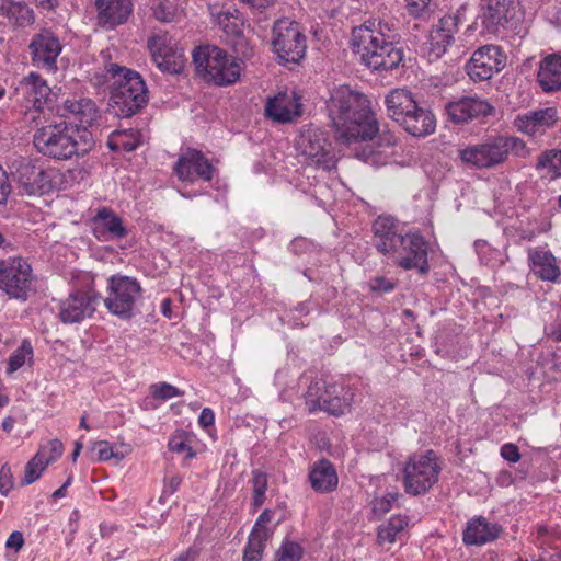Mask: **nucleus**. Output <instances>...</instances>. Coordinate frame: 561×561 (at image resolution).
<instances>
[{
  "mask_svg": "<svg viewBox=\"0 0 561 561\" xmlns=\"http://www.w3.org/2000/svg\"><path fill=\"white\" fill-rule=\"evenodd\" d=\"M325 111L334 137L341 144L351 146L356 141H365L377 131V119L369 99L348 85L331 90L325 101Z\"/></svg>",
  "mask_w": 561,
  "mask_h": 561,
  "instance_id": "nucleus-1",
  "label": "nucleus"
},
{
  "mask_svg": "<svg viewBox=\"0 0 561 561\" xmlns=\"http://www.w3.org/2000/svg\"><path fill=\"white\" fill-rule=\"evenodd\" d=\"M351 45L362 62L373 70H392L403 59L399 34L388 22L368 21L353 28Z\"/></svg>",
  "mask_w": 561,
  "mask_h": 561,
  "instance_id": "nucleus-2",
  "label": "nucleus"
},
{
  "mask_svg": "<svg viewBox=\"0 0 561 561\" xmlns=\"http://www.w3.org/2000/svg\"><path fill=\"white\" fill-rule=\"evenodd\" d=\"M33 144L44 157L65 161L85 156L94 148L95 141L88 128L60 122L38 128Z\"/></svg>",
  "mask_w": 561,
  "mask_h": 561,
  "instance_id": "nucleus-3",
  "label": "nucleus"
},
{
  "mask_svg": "<svg viewBox=\"0 0 561 561\" xmlns=\"http://www.w3.org/2000/svg\"><path fill=\"white\" fill-rule=\"evenodd\" d=\"M105 79L112 80L111 101L119 115L128 117L147 103L145 81L136 71L117 64L105 66Z\"/></svg>",
  "mask_w": 561,
  "mask_h": 561,
  "instance_id": "nucleus-4",
  "label": "nucleus"
},
{
  "mask_svg": "<svg viewBox=\"0 0 561 561\" xmlns=\"http://www.w3.org/2000/svg\"><path fill=\"white\" fill-rule=\"evenodd\" d=\"M510 153L526 158L529 150L525 141L518 137L495 136L458 151L463 163L478 169H491L500 165L508 159Z\"/></svg>",
  "mask_w": 561,
  "mask_h": 561,
  "instance_id": "nucleus-5",
  "label": "nucleus"
},
{
  "mask_svg": "<svg viewBox=\"0 0 561 561\" xmlns=\"http://www.w3.org/2000/svg\"><path fill=\"white\" fill-rule=\"evenodd\" d=\"M196 71L216 85L234 83L241 75L242 60L229 56L217 46L197 47L193 53Z\"/></svg>",
  "mask_w": 561,
  "mask_h": 561,
  "instance_id": "nucleus-6",
  "label": "nucleus"
},
{
  "mask_svg": "<svg viewBox=\"0 0 561 561\" xmlns=\"http://www.w3.org/2000/svg\"><path fill=\"white\" fill-rule=\"evenodd\" d=\"M7 167L22 194L43 195L57 185L58 171L37 167L30 158L12 154L8 158Z\"/></svg>",
  "mask_w": 561,
  "mask_h": 561,
  "instance_id": "nucleus-7",
  "label": "nucleus"
},
{
  "mask_svg": "<svg viewBox=\"0 0 561 561\" xmlns=\"http://www.w3.org/2000/svg\"><path fill=\"white\" fill-rule=\"evenodd\" d=\"M440 466L433 450L411 455L403 468L402 483L405 493L425 494L438 481Z\"/></svg>",
  "mask_w": 561,
  "mask_h": 561,
  "instance_id": "nucleus-8",
  "label": "nucleus"
},
{
  "mask_svg": "<svg viewBox=\"0 0 561 561\" xmlns=\"http://www.w3.org/2000/svg\"><path fill=\"white\" fill-rule=\"evenodd\" d=\"M141 297V287L136 278L113 275L107 280L106 309L114 316L126 320L135 314L136 304Z\"/></svg>",
  "mask_w": 561,
  "mask_h": 561,
  "instance_id": "nucleus-9",
  "label": "nucleus"
},
{
  "mask_svg": "<svg viewBox=\"0 0 561 561\" xmlns=\"http://www.w3.org/2000/svg\"><path fill=\"white\" fill-rule=\"evenodd\" d=\"M273 50L284 64H298L306 54V36L297 22L278 20L273 27Z\"/></svg>",
  "mask_w": 561,
  "mask_h": 561,
  "instance_id": "nucleus-10",
  "label": "nucleus"
},
{
  "mask_svg": "<svg viewBox=\"0 0 561 561\" xmlns=\"http://www.w3.org/2000/svg\"><path fill=\"white\" fill-rule=\"evenodd\" d=\"M34 274L31 264L21 256L0 260V290L10 298L25 301L32 289Z\"/></svg>",
  "mask_w": 561,
  "mask_h": 561,
  "instance_id": "nucleus-11",
  "label": "nucleus"
},
{
  "mask_svg": "<svg viewBox=\"0 0 561 561\" xmlns=\"http://www.w3.org/2000/svg\"><path fill=\"white\" fill-rule=\"evenodd\" d=\"M101 298L92 287L76 289L59 301L57 317L65 324L80 323L93 316Z\"/></svg>",
  "mask_w": 561,
  "mask_h": 561,
  "instance_id": "nucleus-12",
  "label": "nucleus"
},
{
  "mask_svg": "<svg viewBox=\"0 0 561 561\" xmlns=\"http://www.w3.org/2000/svg\"><path fill=\"white\" fill-rule=\"evenodd\" d=\"M428 243L419 232H407L402 244L389 259L404 271L416 270L420 274L426 275L428 265Z\"/></svg>",
  "mask_w": 561,
  "mask_h": 561,
  "instance_id": "nucleus-13",
  "label": "nucleus"
},
{
  "mask_svg": "<svg viewBox=\"0 0 561 561\" xmlns=\"http://www.w3.org/2000/svg\"><path fill=\"white\" fill-rule=\"evenodd\" d=\"M296 149L306 161L323 170H330L334 164L330 144L319 128H304L296 139Z\"/></svg>",
  "mask_w": 561,
  "mask_h": 561,
  "instance_id": "nucleus-14",
  "label": "nucleus"
},
{
  "mask_svg": "<svg viewBox=\"0 0 561 561\" xmlns=\"http://www.w3.org/2000/svg\"><path fill=\"white\" fill-rule=\"evenodd\" d=\"M505 65L506 55L500 46L484 45L472 54L466 70L472 81L480 82L491 79Z\"/></svg>",
  "mask_w": 561,
  "mask_h": 561,
  "instance_id": "nucleus-15",
  "label": "nucleus"
},
{
  "mask_svg": "<svg viewBox=\"0 0 561 561\" xmlns=\"http://www.w3.org/2000/svg\"><path fill=\"white\" fill-rule=\"evenodd\" d=\"M465 21V8L442 16L428 34V56L433 59L440 58L451 44L456 43L455 34L459 25Z\"/></svg>",
  "mask_w": 561,
  "mask_h": 561,
  "instance_id": "nucleus-16",
  "label": "nucleus"
},
{
  "mask_svg": "<svg viewBox=\"0 0 561 561\" xmlns=\"http://www.w3.org/2000/svg\"><path fill=\"white\" fill-rule=\"evenodd\" d=\"M397 137L390 130L377 131L367 140L356 141L353 145H358L360 150H357L356 156L373 165H385L390 159V150L396 146Z\"/></svg>",
  "mask_w": 561,
  "mask_h": 561,
  "instance_id": "nucleus-17",
  "label": "nucleus"
},
{
  "mask_svg": "<svg viewBox=\"0 0 561 561\" xmlns=\"http://www.w3.org/2000/svg\"><path fill=\"white\" fill-rule=\"evenodd\" d=\"M373 232L376 250L388 257L402 244L405 237L399 221L391 216H379L373 224Z\"/></svg>",
  "mask_w": 561,
  "mask_h": 561,
  "instance_id": "nucleus-18",
  "label": "nucleus"
},
{
  "mask_svg": "<svg viewBox=\"0 0 561 561\" xmlns=\"http://www.w3.org/2000/svg\"><path fill=\"white\" fill-rule=\"evenodd\" d=\"M558 119L556 107H545L516 115L513 126L524 135L538 138L554 127Z\"/></svg>",
  "mask_w": 561,
  "mask_h": 561,
  "instance_id": "nucleus-19",
  "label": "nucleus"
},
{
  "mask_svg": "<svg viewBox=\"0 0 561 561\" xmlns=\"http://www.w3.org/2000/svg\"><path fill=\"white\" fill-rule=\"evenodd\" d=\"M51 93L47 82L37 73L31 72L24 77L15 88V94L21 98L24 106L32 111L41 112Z\"/></svg>",
  "mask_w": 561,
  "mask_h": 561,
  "instance_id": "nucleus-20",
  "label": "nucleus"
},
{
  "mask_svg": "<svg viewBox=\"0 0 561 561\" xmlns=\"http://www.w3.org/2000/svg\"><path fill=\"white\" fill-rule=\"evenodd\" d=\"M61 48L59 39L48 31L34 35L30 44L33 65L49 71L56 70Z\"/></svg>",
  "mask_w": 561,
  "mask_h": 561,
  "instance_id": "nucleus-21",
  "label": "nucleus"
},
{
  "mask_svg": "<svg viewBox=\"0 0 561 561\" xmlns=\"http://www.w3.org/2000/svg\"><path fill=\"white\" fill-rule=\"evenodd\" d=\"M174 171L181 181L194 182L196 179L210 181L214 167L201 151L187 149L179 158Z\"/></svg>",
  "mask_w": 561,
  "mask_h": 561,
  "instance_id": "nucleus-22",
  "label": "nucleus"
},
{
  "mask_svg": "<svg viewBox=\"0 0 561 561\" xmlns=\"http://www.w3.org/2000/svg\"><path fill=\"white\" fill-rule=\"evenodd\" d=\"M265 115L277 123H293L302 115L300 98L293 91L279 92L267 99Z\"/></svg>",
  "mask_w": 561,
  "mask_h": 561,
  "instance_id": "nucleus-23",
  "label": "nucleus"
},
{
  "mask_svg": "<svg viewBox=\"0 0 561 561\" xmlns=\"http://www.w3.org/2000/svg\"><path fill=\"white\" fill-rule=\"evenodd\" d=\"M93 236L101 242L119 240L128 234L122 218L107 207H100L91 219Z\"/></svg>",
  "mask_w": 561,
  "mask_h": 561,
  "instance_id": "nucleus-24",
  "label": "nucleus"
},
{
  "mask_svg": "<svg viewBox=\"0 0 561 561\" xmlns=\"http://www.w3.org/2000/svg\"><path fill=\"white\" fill-rule=\"evenodd\" d=\"M492 111L493 107L485 100L478 96H465L446 105L449 118L458 124L488 116Z\"/></svg>",
  "mask_w": 561,
  "mask_h": 561,
  "instance_id": "nucleus-25",
  "label": "nucleus"
},
{
  "mask_svg": "<svg viewBox=\"0 0 561 561\" xmlns=\"http://www.w3.org/2000/svg\"><path fill=\"white\" fill-rule=\"evenodd\" d=\"M397 124L413 137H426L435 131L436 117L430 108L416 103Z\"/></svg>",
  "mask_w": 561,
  "mask_h": 561,
  "instance_id": "nucleus-26",
  "label": "nucleus"
},
{
  "mask_svg": "<svg viewBox=\"0 0 561 561\" xmlns=\"http://www.w3.org/2000/svg\"><path fill=\"white\" fill-rule=\"evenodd\" d=\"M99 10V23L113 28L127 21L133 12L131 0H95Z\"/></svg>",
  "mask_w": 561,
  "mask_h": 561,
  "instance_id": "nucleus-27",
  "label": "nucleus"
},
{
  "mask_svg": "<svg viewBox=\"0 0 561 561\" xmlns=\"http://www.w3.org/2000/svg\"><path fill=\"white\" fill-rule=\"evenodd\" d=\"M528 261L531 270L542 280L557 283L560 279L561 271L554 255L542 248H529L527 250Z\"/></svg>",
  "mask_w": 561,
  "mask_h": 561,
  "instance_id": "nucleus-28",
  "label": "nucleus"
},
{
  "mask_svg": "<svg viewBox=\"0 0 561 561\" xmlns=\"http://www.w3.org/2000/svg\"><path fill=\"white\" fill-rule=\"evenodd\" d=\"M515 16V8L508 0H489L482 16V23L491 33L505 28Z\"/></svg>",
  "mask_w": 561,
  "mask_h": 561,
  "instance_id": "nucleus-29",
  "label": "nucleus"
},
{
  "mask_svg": "<svg viewBox=\"0 0 561 561\" xmlns=\"http://www.w3.org/2000/svg\"><path fill=\"white\" fill-rule=\"evenodd\" d=\"M353 402V392L341 383H328L325 381L324 394L320 410L333 415L343 414Z\"/></svg>",
  "mask_w": 561,
  "mask_h": 561,
  "instance_id": "nucleus-30",
  "label": "nucleus"
},
{
  "mask_svg": "<svg viewBox=\"0 0 561 561\" xmlns=\"http://www.w3.org/2000/svg\"><path fill=\"white\" fill-rule=\"evenodd\" d=\"M64 116L69 119L78 121L80 125L79 127L92 126L99 115L100 112L95 105V103L85 98L80 99H67L62 105Z\"/></svg>",
  "mask_w": 561,
  "mask_h": 561,
  "instance_id": "nucleus-31",
  "label": "nucleus"
},
{
  "mask_svg": "<svg viewBox=\"0 0 561 561\" xmlns=\"http://www.w3.org/2000/svg\"><path fill=\"white\" fill-rule=\"evenodd\" d=\"M311 488L319 493H329L337 488L339 478L334 466L328 459H320L309 470Z\"/></svg>",
  "mask_w": 561,
  "mask_h": 561,
  "instance_id": "nucleus-32",
  "label": "nucleus"
},
{
  "mask_svg": "<svg viewBox=\"0 0 561 561\" xmlns=\"http://www.w3.org/2000/svg\"><path fill=\"white\" fill-rule=\"evenodd\" d=\"M537 81L545 92L561 91V55L552 54L541 60Z\"/></svg>",
  "mask_w": 561,
  "mask_h": 561,
  "instance_id": "nucleus-33",
  "label": "nucleus"
},
{
  "mask_svg": "<svg viewBox=\"0 0 561 561\" xmlns=\"http://www.w3.org/2000/svg\"><path fill=\"white\" fill-rule=\"evenodd\" d=\"M501 528L496 524L489 523L484 517H477L468 522L463 531L466 545H484L496 539Z\"/></svg>",
  "mask_w": 561,
  "mask_h": 561,
  "instance_id": "nucleus-34",
  "label": "nucleus"
},
{
  "mask_svg": "<svg viewBox=\"0 0 561 561\" xmlns=\"http://www.w3.org/2000/svg\"><path fill=\"white\" fill-rule=\"evenodd\" d=\"M417 101L414 99L411 91L407 89H393L385 99V105L388 117L398 123L403 115L409 114L411 108Z\"/></svg>",
  "mask_w": 561,
  "mask_h": 561,
  "instance_id": "nucleus-35",
  "label": "nucleus"
},
{
  "mask_svg": "<svg viewBox=\"0 0 561 561\" xmlns=\"http://www.w3.org/2000/svg\"><path fill=\"white\" fill-rule=\"evenodd\" d=\"M535 170L548 183L561 179V149L543 150L537 157Z\"/></svg>",
  "mask_w": 561,
  "mask_h": 561,
  "instance_id": "nucleus-36",
  "label": "nucleus"
},
{
  "mask_svg": "<svg viewBox=\"0 0 561 561\" xmlns=\"http://www.w3.org/2000/svg\"><path fill=\"white\" fill-rule=\"evenodd\" d=\"M0 15L19 27L28 26L34 22V12L24 1L2 0Z\"/></svg>",
  "mask_w": 561,
  "mask_h": 561,
  "instance_id": "nucleus-37",
  "label": "nucleus"
},
{
  "mask_svg": "<svg viewBox=\"0 0 561 561\" xmlns=\"http://www.w3.org/2000/svg\"><path fill=\"white\" fill-rule=\"evenodd\" d=\"M144 142V136L138 129H124L113 131L107 140L112 151L131 152Z\"/></svg>",
  "mask_w": 561,
  "mask_h": 561,
  "instance_id": "nucleus-38",
  "label": "nucleus"
},
{
  "mask_svg": "<svg viewBox=\"0 0 561 561\" xmlns=\"http://www.w3.org/2000/svg\"><path fill=\"white\" fill-rule=\"evenodd\" d=\"M299 382L301 386L307 387V390L304 392V398L308 411L312 413L320 410L325 389V380L304 375Z\"/></svg>",
  "mask_w": 561,
  "mask_h": 561,
  "instance_id": "nucleus-39",
  "label": "nucleus"
},
{
  "mask_svg": "<svg viewBox=\"0 0 561 561\" xmlns=\"http://www.w3.org/2000/svg\"><path fill=\"white\" fill-rule=\"evenodd\" d=\"M159 49L153 43V61L157 67L163 72L180 73L185 64L183 50L175 47L173 50L167 49V55H161Z\"/></svg>",
  "mask_w": 561,
  "mask_h": 561,
  "instance_id": "nucleus-40",
  "label": "nucleus"
},
{
  "mask_svg": "<svg viewBox=\"0 0 561 561\" xmlns=\"http://www.w3.org/2000/svg\"><path fill=\"white\" fill-rule=\"evenodd\" d=\"M409 524V518L405 515H393L386 524L378 528L377 541L379 545L393 543L399 534H401Z\"/></svg>",
  "mask_w": 561,
  "mask_h": 561,
  "instance_id": "nucleus-41",
  "label": "nucleus"
},
{
  "mask_svg": "<svg viewBox=\"0 0 561 561\" xmlns=\"http://www.w3.org/2000/svg\"><path fill=\"white\" fill-rule=\"evenodd\" d=\"M33 359V346L30 340H23L21 345L11 354L8 360L7 373L12 374Z\"/></svg>",
  "mask_w": 561,
  "mask_h": 561,
  "instance_id": "nucleus-42",
  "label": "nucleus"
},
{
  "mask_svg": "<svg viewBox=\"0 0 561 561\" xmlns=\"http://www.w3.org/2000/svg\"><path fill=\"white\" fill-rule=\"evenodd\" d=\"M45 449H38L35 456L26 463L24 472V484H31L41 478L47 468L48 461L44 460Z\"/></svg>",
  "mask_w": 561,
  "mask_h": 561,
  "instance_id": "nucleus-43",
  "label": "nucleus"
},
{
  "mask_svg": "<svg viewBox=\"0 0 561 561\" xmlns=\"http://www.w3.org/2000/svg\"><path fill=\"white\" fill-rule=\"evenodd\" d=\"M217 25L229 38H238L242 35L240 19L230 12L218 13Z\"/></svg>",
  "mask_w": 561,
  "mask_h": 561,
  "instance_id": "nucleus-44",
  "label": "nucleus"
},
{
  "mask_svg": "<svg viewBox=\"0 0 561 561\" xmlns=\"http://www.w3.org/2000/svg\"><path fill=\"white\" fill-rule=\"evenodd\" d=\"M168 447L173 453L185 454L186 459H192L196 456V453L191 446L188 435L183 431H176L170 436Z\"/></svg>",
  "mask_w": 561,
  "mask_h": 561,
  "instance_id": "nucleus-45",
  "label": "nucleus"
},
{
  "mask_svg": "<svg viewBox=\"0 0 561 561\" xmlns=\"http://www.w3.org/2000/svg\"><path fill=\"white\" fill-rule=\"evenodd\" d=\"M251 482L253 486L252 505L254 510H257L263 505L265 501V492L267 490V474L260 470H254L252 472Z\"/></svg>",
  "mask_w": 561,
  "mask_h": 561,
  "instance_id": "nucleus-46",
  "label": "nucleus"
},
{
  "mask_svg": "<svg viewBox=\"0 0 561 561\" xmlns=\"http://www.w3.org/2000/svg\"><path fill=\"white\" fill-rule=\"evenodd\" d=\"M268 539L249 535L243 549L242 561H261Z\"/></svg>",
  "mask_w": 561,
  "mask_h": 561,
  "instance_id": "nucleus-47",
  "label": "nucleus"
},
{
  "mask_svg": "<svg viewBox=\"0 0 561 561\" xmlns=\"http://www.w3.org/2000/svg\"><path fill=\"white\" fill-rule=\"evenodd\" d=\"M302 553L304 550L299 543L286 540L275 552L274 561H299Z\"/></svg>",
  "mask_w": 561,
  "mask_h": 561,
  "instance_id": "nucleus-48",
  "label": "nucleus"
},
{
  "mask_svg": "<svg viewBox=\"0 0 561 561\" xmlns=\"http://www.w3.org/2000/svg\"><path fill=\"white\" fill-rule=\"evenodd\" d=\"M405 2L409 14L414 18L426 19L436 7L434 0H405Z\"/></svg>",
  "mask_w": 561,
  "mask_h": 561,
  "instance_id": "nucleus-49",
  "label": "nucleus"
},
{
  "mask_svg": "<svg viewBox=\"0 0 561 561\" xmlns=\"http://www.w3.org/2000/svg\"><path fill=\"white\" fill-rule=\"evenodd\" d=\"M149 390H150L151 396L154 399H159L162 401H165V400H169V399H172L175 397H181L184 394V392L182 390H180L179 388H176L168 382L153 383L150 386Z\"/></svg>",
  "mask_w": 561,
  "mask_h": 561,
  "instance_id": "nucleus-50",
  "label": "nucleus"
},
{
  "mask_svg": "<svg viewBox=\"0 0 561 561\" xmlns=\"http://www.w3.org/2000/svg\"><path fill=\"white\" fill-rule=\"evenodd\" d=\"M274 513L271 510H264L257 517L250 535L261 537L263 539H271L272 531L266 527L273 518Z\"/></svg>",
  "mask_w": 561,
  "mask_h": 561,
  "instance_id": "nucleus-51",
  "label": "nucleus"
},
{
  "mask_svg": "<svg viewBox=\"0 0 561 561\" xmlns=\"http://www.w3.org/2000/svg\"><path fill=\"white\" fill-rule=\"evenodd\" d=\"M151 9L153 16L161 22H172L175 16V9L169 1L156 0Z\"/></svg>",
  "mask_w": 561,
  "mask_h": 561,
  "instance_id": "nucleus-52",
  "label": "nucleus"
},
{
  "mask_svg": "<svg viewBox=\"0 0 561 561\" xmlns=\"http://www.w3.org/2000/svg\"><path fill=\"white\" fill-rule=\"evenodd\" d=\"M153 43L159 46V50L161 55H167L169 51L167 49L173 50L176 45L173 39L168 34H158L153 35L148 39V48L153 57Z\"/></svg>",
  "mask_w": 561,
  "mask_h": 561,
  "instance_id": "nucleus-53",
  "label": "nucleus"
},
{
  "mask_svg": "<svg viewBox=\"0 0 561 561\" xmlns=\"http://www.w3.org/2000/svg\"><path fill=\"white\" fill-rule=\"evenodd\" d=\"M94 449L98 453L99 461H107L112 458L122 460L125 457L124 453L114 450L113 447L110 445V443L106 440H101V442L95 443Z\"/></svg>",
  "mask_w": 561,
  "mask_h": 561,
  "instance_id": "nucleus-54",
  "label": "nucleus"
},
{
  "mask_svg": "<svg viewBox=\"0 0 561 561\" xmlns=\"http://www.w3.org/2000/svg\"><path fill=\"white\" fill-rule=\"evenodd\" d=\"M39 449H45V461H48V465L56 461L61 457L64 453V444L59 439H50L45 445H41Z\"/></svg>",
  "mask_w": 561,
  "mask_h": 561,
  "instance_id": "nucleus-55",
  "label": "nucleus"
},
{
  "mask_svg": "<svg viewBox=\"0 0 561 561\" xmlns=\"http://www.w3.org/2000/svg\"><path fill=\"white\" fill-rule=\"evenodd\" d=\"M400 494L397 492H389L382 497L376 499L374 502V512L380 515L388 513L393 504L398 501Z\"/></svg>",
  "mask_w": 561,
  "mask_h": 561,
  "instance_id": "nucleus-56",
  "label": "nucleus"
},
{
  "mask_svg": "<svg viewBox=\"0 0 561 561\" xmlns=\"http://www.w3.org/2000/svg\"><path fill=\"white\" fill-rule=\"evenodd\" d=\"M474 32H476V26L472 24V25L467 26L465 32L458 37V39H457L459 42L458 53L465 54L467 51V49L474 44V41H476Z\"/></svg>",
  "mask_w": 561,
  "mask_h": 561,
  "instance_id": "nucleus-57",
  "label": "nucleus"
},
{
  "mask_svg": "<svg viewBox=\"0 0 561 561\" xmlns=\"http://www.w3.org/2000/svg\"><path fill=\"white\" fill-rule=\"evenodd\" d=\"M369 287L373 291L390 293L394 289L396 283L385 276H377L370 279Z\"/></svg>",
  "mask_w": 561,
  "mask_h": 561,
  "instance_id": "nucleus-58",
  "label": "nucleus"
},
{
  "mask_svg": "<svg viewBox=\"0 0 561 561\" xmlns=\"http://www.w3.org/2000/svg\"><path fill=\"white\" fill-rule=\"evenodd\" d=\"M182 483V477L179 474H173L171 477L164 478V485L162 490V494L160 496V501H163L165 497L174 494Z\"/></svg>",
  "mask_w": 561,
  "mask_h": 561,
  "instance_id": "nucleus-59",
  "label": "nucleus"
},
{
  "mask_svg": "<svg viewBox=\"0 0 561 561\" xmlns=\"http://www.w3.org/2000/svg\"><path fill=\"white\" fill-rule=\"evenodd\" d=\"M13 488V476L11 468L3 465L0 469V493L7 495Z\"/></svg>",
  "mask_w": 561,
  "mask_h": 561,
  "instance_id": "nucleus-60",
  "label": "nucleus"
},
{
  "mask_svg": "<svg viewBox=\"0 0 561 561\" xmlns=\"http://www.w3.org/2000/svg\"><path fill=\"white\" fill-rule=\"evenodd\" d=\"M500 454L505 460L513 463L519 461L520 459V453L518 450V447L512 443L504 444L501 447Z\"/></svg>",
  "mask_w": 561,
  "mask_h": 561,
  "instance_id": "nucleus-61",
  "label": "nucleus"
},
{
  "mask_svg": "<svg viewBox=\"0 0 561 561\" xmlns=\"http://www.w3.org/2000/svg\"><path fill=\"white\" fill-rule=\"evenodd\" d=\"M11 192V186L8 182V174L0 165V204H4Z\"/></svg>",
  "mask_w": 561,
  "mask_h": 561,
  "instance_id": "nucleus-62",
  "label": "nucleus"
},
{
  "mask_svg": "<svg viewBox=\"0 0 561 561\" xmlns=\"http://www.w3.org/2000/svg\"><path fill=\"white\" fill-rule=\"evenodd\" d=\"M24 545V538L21 531H13L9 536L5 542V547L9 549L20 550Z\"/></svg>",
  "mask_w": 561,
  "mask_h": 561,
  "instance_id": "nucleus-63",
  "label": "nucleus"
},
{
  "mask_svg": "<svg viewBox=\"0 0 561 561\" xmlns=\"http://www.w3.org/2000/svg\"><path fill=\"white\" fill-rule=\"evenodd\" d=\"M201 550L197 547H190L180 553L173 561H197Z\"/></svg>",
  "mask_w": 561,
  "mask_h": 561,
  "instance_id": "nucleus-64",
  "label": "nucleus"
}]
</instances>
